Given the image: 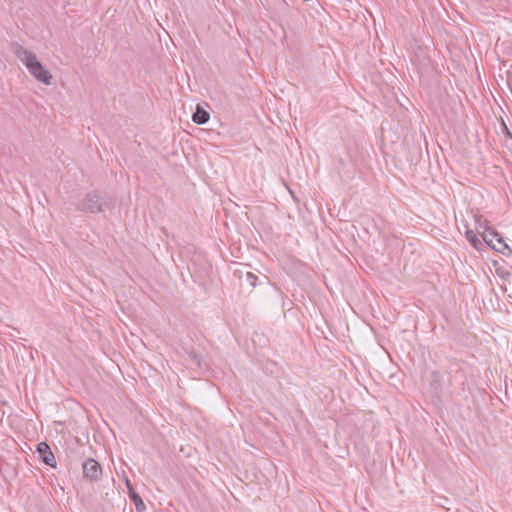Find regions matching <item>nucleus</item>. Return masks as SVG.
Listing matches in <instances>:
<instances>
[{
    "instance_id": "1",
    "label": "nucleus",
    "mask_w": 512,
    "mask_h": 512,
    "mask_svg": "<svg viewBox=\"0 0 512 512\" xmlns=\"http://www.w3.org/2000/svg\"><path fill=\"white\" fill-rule=\"evenodd\" d=\"M12 51L37 81L45 85H51L53 77L37 59L35 53L16 42L12 43Z\"/></svg>"
},
{
    "instance_id": "2",
    "label": "nucleus",
    "mask_w": 512,
    "mask_h": 512,
    "mask_svg": "<svg viewBox=\"0 0 512 512\" xmlns=\"http://www.w3.org/2000/svg\"><path fill=\"white\" fill-rule=\"evenodd\" d=\"M106 201L98 191H91L85 194L75 203V208L78 211L96 214L104 210Z\"/></svg>"
},
{
    "instance_id": "3",
    "label": "nucleus",
    "mask_w": 512,
    "mask_h": 512,
    "mask_svg": "<svg viewBox=\"0 0 512 512\" xmlns=\"http://www.w3.org/2000/svg\"><path fill=\"white\" fill-rule=\"evenodd\" d=\"M483 241L490 246L493 250L502 253L503 255H510L511 248L505 243L502 236L491 228H486L482 233Z\"/></svg>"
},
{
    "instance_id": "4",
    "label": "nucleus",
    "mask_w": 512,
    "mask_h": 512,
    "mask_svg": "<svg viewBox=\"0 0 512 512\" xmlns=\"http://www.w3.org/2000/svg\"><path fill=\"white\" fill-rule=\"evenodd\" d=\"M82 469L84 477L90 481H98L101 478V465L92 458H88L83 462Z\"/></svg>"
},
{
    "instance_id": "5",
    "label": "nucleus",
    "mask_w": 512,
    "mask_h": 512,
    "mask_svg": "<svg viewBox=\"0 0 512 512\" xmlns=\"http://www.w3.org/2000/svg\"><path fill=\"white\" fill-rule=\"evenodd\" d=\"M443 390V377L438 371H432L429 376V392L431 395L440 399Z\"/></svg>"
},
{
    "instance_id": "6",
    "label": "nucleus",
    "mask_w": 512,
    "mask_h": 512,
    "mask_svg": "<svg viewBox=\"0 0 512 512\" xmlns=\"http://www.w3.org/2000/svg\"><path fill=\"white\" fill-rule=\"evenodd\" d=\"M36 451L39 453L41 460L51 467L56 466L54 454L50 446L46 442H40L37 445Z\"/></svg>"
},
{
    "instance_id": "7",
    "label": "nucleus",
    "mask_w": 512,
    "mask_h": 512,
    "mask_svg": "<svg viewBox=\"0 0 512 512\" xmlns=\"http://www.w3.org/2000/svg\"><path fill=\"white\" fill-rule=\"evenodd\" d=\"M210 118L209 113L200 105H197L195 112L192 115V120L198 125H203L208 122Z\"/></svg>"
},
{
    "instance_id": "8",
    "label": "nucleus",
    "mask_w": 512,
    "mask_h": 512,
    "mask_svg": "<svg viewBox=\"0 0 512 512\" xmlns=\"http://www.w3.org/2000/svg\"><path fill=\"white\" fill-rule=\"evenodd\" d=\"M465 237L467 239V241L471 244V246L478 250V251H481L484 247V244L482 243V241L478 238V236L476 235V233L473 231V230H467L466 233H465Z\"/></svg>"
},
{
    "instance_id": "9",
    "label": "nucleus",
    "mask_w": 512,
    "mask_h": 512,
    "mask_svg": "<svg viewBox=\"0 0 512 512\" xmlns=\"http://www.w3.org/2000/svg\"><path fill=\"white\" fill-rule=\"evenodd\" d=\"M126 484L129 489L130 499L133 501L137 510L140 511L141 509H145V504H144L142 498L132 489V487L130 486L128 481L126 482Z\"/></svg>"
},
{
    "instance_id": "10",
    "label": "nucleus",
    "mask_w": 512,
    "mask_h": 512,
    "mask_svg": "<svg viewBox=\"0 0 512 512\" xmlns=\"http://www.w3.org/2000/svg\"><path fill=\"white\" fill-rule=\"evenodd\" d=\"M189 360L195 364L197 367H201V357L200 355L193 349L187 352Z\"/></svg>"
},
{
    "instance_id": "11",
    "label": "nucleus",
    "mask_w": 512,
    "mask_h": 512,
    "mask_svg": "<svg viewBox=\"0 0 512 512\" xmlns=\"http://www.w3.org/2000/svg\"><path fill=\"white\" fill-rule=\"evenodd\" d=\"M496 274L503 280H506L511 276V272L504 267L497 268Z\"/></svg>"
},
{
    "instance_id": "12",
    "label": "nucleus",
    "mask_w": 512,
    "mask_h": 512,
    "mask_svg": "<svg viewBox=\"0 0 512 512\" xmlns=\"http://www.w3.org/2000/svg\"><path fill=\"white\" fill-rule=\"evenodd\" d=\"M257 276L254 275L252 272L246 273V280L248 281L249 285L254 288L256 286Z\"/></svg>"
}]
</instances>
